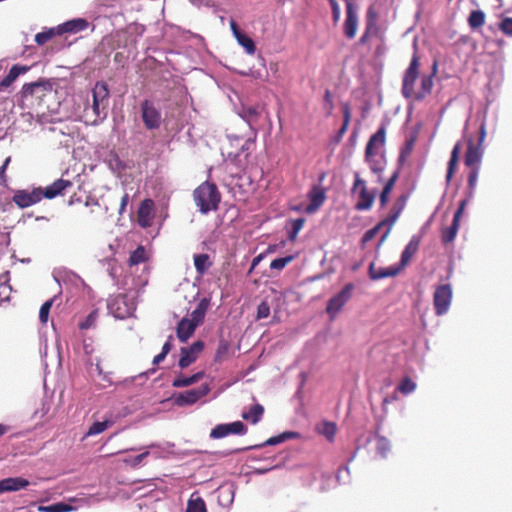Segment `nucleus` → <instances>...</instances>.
I'll list each match as a JSON object with an SVG mask.
<instances>
[{
    "instance_id": "nucleus-1",
    "label": "nucleus",
    "mask_w": 512,
    "mask_h": 512,
    "mask_svg": "<svg viewBox=\"0 0 512 512\" xmlns=\"http://www.w3.org/2000/svg\"><path fill=\"white\" fill-rule=\"evenodd\" d=\"M420 70V58L417 51L415 50L408 68L404 72L402 81V95L406 99H413L415 101L424 100L431 92L433 88V75L436 70V64H434V72L431 75H422L420 77V86L415 87V83L419 78Z\"/></svg>"
},
{
    "instance_id": "nucleus-2",
    "label": "nucleus",
    "mask_w": 512,
    "mask_h": 512,
    "mask_svg": "<svg viewBox=\"0 0 512 512\" xmlns=\"http://www.w3.org/2000/svg\"><path fill=\"white\" fill-rule=\"evenodd\" d=\"M486 138V123L483 120L479 127L478 140L475 143L472 138L468 139L467 150L464 155V164L469 169L468 188L472 194L476 188L478 176L483 158V143Z\"/></svg>"
},
{
    "instance_id": "nucleus-3",
    "label": "nucleus",
    "mask_w": 512,
    "mask_h": 512,
    "mask_svg": "<svg viewBox=\"0 0 512 512\" xmlns=\"http://www.w3.org/2000/svg\"><path fill=\"white\" fill-rule=\"evenodd\" d=\"M376 40L377 44L374 48L373 54L376 57L382 56L386 51L385 35L381 27L377 23V13L370 7L366 13L365 29L357 44L367 46L371 50L372 41Z\"/></svg>"
},
{
    "instance_id": "nucleus-4",
    "label": "nucleus",
    "mask_w": 512,
    "mask_h": 512,
    "mask_svg": "<svg viewBox=\"0 0 512 512\" xmlns=\"http://www.w3.org/2000/svg\"><path fill=\"white\" fill-rule=\"evenodd\" d=\"M193 198L199 211L207 214L218 209L221 195L214 183L206 181L194 190Z\"/></svg>"
},
{
    "instance_id": "nucleus-5",
    "label": "nucleus",
    "mask_w": 512,
    "mask_h": 512,
    "mask_svg": "<svg viewBox=\"0 0 512 512\" xmlns=\"http://www.w3.org/2000/svg\"><path fill=\"white\" fill-rule=\"evenodd\" d=\"M93 102L91 107L85 108L86 114L92 112L94 118L92 124H97L107 116L109 89L108 85L104 81L96 82L92 89Z\"/></svg>"
},
{
    "instance_id": "nucleus-6",
    "label": "nucleus",
    "mask_w": 512,
    "mask_h": 512,
    "mask_svg": "<svg viewBox=\"0 0 512 512\" xmlns=\"http://www.w3.org/2000/svg\"><path fill=\"white\" fill-rule=\"evenodd\" d=\"M52 93V85L48 80L40 79L36 82L26 83L22 87V99L30 105L43 106L46 96Z\"/></svg>"
},
{
    "instance_id": "nucleus-7",
    "label": "nucleus",
    "mask_w": 512,
    "mask_h": 512,
    "mask_svg": "<svg viewBox=\"0 0 512 512\" xmlns=\"http://www.w3.org/2000/svg\"><path fill=\"white\" fill-rule=\"evenodd\" d=\"M354 289L353 283H347L340 292L329 299L326 305V313L331 320L335 319L336 315L351 299Z\"/></svg>"
},
{
    "instance_id": "nucleus-8",
    "label": "nucleus",
    "mask_w": 512,
    "mask_h": 512,
    "mask_svg": "<svg viewBox=\"0 0 512 512\" xmlns=\"http://www.w3.org/2000/svg\"><path fill=\"white\" fill-rule=\"evenodd\" d=\"M354 183L352 186V193L359 191V201L355 205V209L358 211L368 210L372 207L375 200V191H368L366 182L360 177L358 172L354 173Z\"/></svg>"
},
{
    "instance_id": "nucleus-9",
    "label": "nucleus",
    "mask_w": 512,
    "mask_h": 512,
    "mask_svg": "<svg viewBox=\"0 0 512 512\" xmlns=\"http://www.w3.org/2000/svg\"><path fill=\"white\" fill-rule=\"evenodd\" d=\"M452 296L450 284H442L436 287L433 294V305L436 315L441 316L447 313L451 305Z\"/></svg>"
},
{
    "instance_id": "nucleus-10",
    "label": "nucleus",
    "mask_w": 512,
    "mask_h": 512,
    "mask_svg": "<svg viewBox=\"0 0 512 512\" xmlns=\"http://www.w3.org/2000/svg\"><path fill=\"white\" fill-rule=\"evenodd\" d=\"M141 117L147 130H156L161 126L162 115L159 109L150 100L141 103Z\"/></svg>"
},
{
    "instance_id": "nucleus-11",
    "label": "nucleus",
    "mask_w": 512,
    "mask_h": 512,
    "mask_svg": "<svg viewBox=\"0 0 512 512\" xmlns=\"http://www.w3.org/2000/svg\"><path fill=\"white\" fill-rule=\"evenodd\" d=\"M209 391L210 388L207 384L201 385L199 388L187 390L175 395L174 403L180 407L193 405L199 399L206 396Z\"/></svg>"
},
{
    "instance_id": "nucleus-12",
    "label": "nucleus",
    "mask_w": 512,
    "mask_h": 512,
    "mask_svg": "<svg viewBox=\"0 0 512 512\" xmlns=\"http://www.w3.org/2000/svg\"><path fill=\"white\" fill-rule=\"evenodd\" d=\"M43 199L42 188H34L32 191L18 190L13 196V202L20 208L30 207Z\"/></svg>"
},
{
    "instance_id": "nucleus-13",
    "label": "nucleus",
    "mask_w": 512,
    "mask_h": 512,
    "mask_svg": "<svg viewBox=\"0 0 512 512\" xmlns=\"http://www.w3.org/2000/svg\"><path fill=\"white\" fill-rule=\"evenodd\" d=\"M467 204V200H462L459 203L458 209L456 210L453 221L449 227H446L441 232V240L444 244H448L454 241V239L457 236L459 225H460V219L464 212L465 206Z\"/></svg>"
},
{
    "instance_id": "nucleus-14",
    "label": "nucleus",
    "mask_w": 512,
    "mask_h": 512,
    "mask_svg": "<svg viewBox=\"0 0 512 512\" xmlns=\"http://www.w3.org/2000/svg\"><path fill=\"white\" fill-rule=\"evenodd\" d=\"M359 18L354 3L346 4V18L343 24V33L347 39H353L358 29Z\"/></svg>"
},
{
    "instance_id": "nucleus-15",
    "label": "nucleus",
    "mask_w": 512,
    "mask_h": 512,
    "mask_svg": "<svg viewBox=\"0 0 512 512\" xmlns=\"http://www.w3.org/2000/svg\"><path fill=\"white\" fill-rule=\"evenodd\" d=\"M203 349L204 342L201 340L194 342L189 347H182L180 349L181 356L178 362L179 367L184 369L190 366L196 361L198 355L202 352Z\"/></svg>"
},
{
    "instance_id": "nucleus-16",
    "label": "nucleus",
    "mask_w": 512,
    "mask_h": 512,
    "mask_svg": "<svg viewBox=\"0 0 512 512\" xmlns=\"http://www.w3.org/2000/svg\"><path fill=\"white\" fill-rule=\"evenodd\" d=\"M155 216V204L150 198L144 199L137 211V222L142 228H147L152 225Z\"/></svg>"
},
{
    "instance_id": "nucleus-17",
    "label": "nucleus",
    "mask_w": 512,
    "mask_h": 512,
    "mask_svg": "<svg viewBox=\"0 0 512 512\" xmlns=\"http://www.w3.org/2000/svg\"><path fill=\"white\" fill-rule=\"evenodd\" d=\"M247 427L241 421H235L229 424L216 425L210 433L213 439H220L229 434H245Z\"/></svg>"
},
{
    "instance_id": "nucleus-18",
    "label": "nucleus",
    "mask_w": 512,
    "mask_h": 512,
    "mask_svg": "<svg viewBox=\"0 0 512 512\" xmlns=\"http://www.w3.org/2000/svg\"><path fill=\"white\" fill-rule=\"evenodd\" d=\"M307 197L309 199V204L305 208V211L308 214H313L325 202L327 198L326 189L321 185H313L311 189L308 191Z\"/></svg>"
},
{
    "instance_id": "nucleus-19",
    "label": "nucleus",
    "mask_w": 512,
    "mask_h": 512,
    "mask_svg": "<svg viewBox=\"0 0 512 512\" xmlns=\"http://www.w3.org/2000/svg\"><path fill=\"white\" fill-rule=\"evenodd\" d=\"M73 187V183L67 179H57L51 185L42 189L43 198L53 199L57 196L64 195L69 189Z\"/></svg>"
},
{
    "instance_id": "nucleus-20",
    "label": "nucleus",
    "mask_w": 512,
    "mask_h": 512,
    "mask_svg": "<svg viewBox=\"0 0 512 512\" xmlns=\"http://www.w3.org/2000/svg\"><path fill=\"white\" fill-rule=\"evenodd\" d=\"M421 238L418 235L412 236L409 243L406 245L401 254L400 263L397 265L401 267V271L410 263L414 255L418 252L420 247Z\"/></svg>"
},
{
    "instance_id": "nucleus-21",
    "label": "nucleus",
    "mask_w": 512,
    "mask_h": 512,
    "mask_svg": "<svg viewBox=\"0 0 512 512\" xmlns=\"http://www.w3.org/2000/svg\"><path fill=\"white\" fill-rule=\"evenodd\" d=\"M401 272V267L390 266L387 268H377L374 262H371L368 268V275L371 280L376 281L383 278L395 277Z\"/></svg>"
},
{
    "instance_id": "nucleus-22",
    "label": "nucleus",
    "mask_w": 512,
    "mask_h": 512,
    "mask_svg": "<svg viewBox=\"0 0 512 512\" xmlns=\"http://www.w3.org/2000/svg\"><path fill=\"white\" fill-rule=\"evenodd\" d=\"M88 25L87 20L82 18L69 20L57 26V35H62L64 33H77L85 30Z\"/></svg>"
},
{
    "instance_id": "nucleus-23",
    "label": "nucleus",
    "mask_w": 512,
    "mask_h": 512,
    "mask_svg": "<svg viewBox=\"0 0 512 512\" xmlns=\"http://www.w3.org/2000/svg\"><path fill=\"white\" fill-rule=\"evenodd\" d=\"M29 485V481L21 477H9L0 480V494L4 492L18 491Z\"/></svg>"
},
{
    "instance_id": "nucleus-24",
    "label": "nucleus",
    "mask_w": 512,
    "mask_h": 512,
    "mask_svg": "<svg viewBox=\"0 0 512 512\" xmlns=\"http://www.w3.org/2000/svg\"><path fill=\"white\" fill-rule=\"evenodd\" d=\"M405 201H406L405 196L399 197L398 202L392 208L390 215L386 219L383 220V221H386V225H388L389 227H388L387 231L384 233V235L381 237L379 244H382L385 241L386 237L388 236V234L391 230V227L394 225V223L398 219L400 213L402 212L403 207L405 205Z\"/></svg>"
},
{
    "instance_id": "nucleus-25",
    "label": "nucleus",
    "mask_w": 512,
    "mask_h": 512,
    "mask_svg": "<svg viewBox=\"0 0 512 512\" xmlns=\"http://www.w3.org/2000/svg\"><path fill=\"white\" fill-rule=\"evenodd\" d=\"M386 141V127L385 125H381V127L374 133L368 140L365 151L367 156L369 157L371 151H375V149L384 146Z\"/></svg>"
},
{
    "instance_id": "nucleus-26",
    "label": "nucleus",
    "mask_w": 512,
    "mask_h": 512,
    "mask_svg": "<svg viewBox=\"0 0 512 512\" xmlns=\"http://www.w3.org/2000/svg\"><path fill=\"white\" fill-rule=\"evenodd\" d=\"M28 70V66L13 65L8 74L0 81V91L9 87L21 74H25Z\"/></svg>"
},
{
    "instance_id": "nucleus-27",
    "label": "nucleus",
    "mask_w": 512,
    "mask_h": 512,
    "mask_svg": "<svg viewBox=\"0 0 512 512\" xmlns=\"http://www.w3.org/2000/svg\"><path fill=\"white\" fill-rule=\"evenodd\" d=\"M197 326L188 318H183L177 325L176 334L181 342H186L195 332Z\"/></svg>"
},
{
    "instance_id": "nucleus-28",
    "label": "nucleus",
    "mask_w": 512,
    "mask_h": 512,
    "mask_svg": "<svg viewBox=\"0 0 512 512\" xmlns=\"http://www.w3.org/2000/svg\"><path fill=\"white\" fill-rule=\"evenodd\" d=\"M365 159L373 173L381 174L384 171L386 160L383 155H378L375 151H371L369 157L365 153Z\"/></svg>"
},
{
    "instance_id": "nucleus-29",
    "label": "nucleus",
    "mask_w": 512,
    "mask_h": 512,
    "mask_svg": "<svg viewBox=\"0 0 512 512\" xmlns=\"http://www.w3.org/2000/svg\"><path fill=\"white\" fill-rule=\"evenodd\" d=\"M461 151L460 143H456L451 151V156L448 162L447 173H446V182L450 183L457 168L459 162V156Z\"/></svg>"
},
{
    "instance_id": "nucleus-30",
    "label": "nucleus",
    "mask_w": 512,
    "mask_h": 512,
    "mask_svg": "<svg viewBox=\"0 0 512 512\" xmlns=\"http://www.w3.org/2000/svg\"><path fill=\"white\" fill-rule=\"evenodd\" d=\"M197 273L203 276L213 265L210 256L206 253L195 254L193 257Z\"/></svg>"
},
{
    "instance_id": "nucleus-31",
    "label": "nucleus",
    "mask_w": 512,
    "mask_h": 512,
    "mask_svg": "<svg viewBox=\"0 0 512 512\" xmlns=\"http://www.w3.org/2000/svg\"><path fill=\"white\" fill-rule=\"evenodd\" d=\"M203 376V372L195 373L189 377L179 375L173 380L172 386L175 388L188 387L192 384L197 383L199 380L203 378Z\"/></svg>"
},
{
    "instance_id": "nucleus-32",
    "label": "nucleus",
    "mask_w": 512,
    "mask_h": 512,
    "mask_svg": "<svg viewBox=\"0 0 512 512\" xmlns=\"http://www.w3.org/2000/svg\"><path fill=\"white\" fill-rule=\"evenodd\" d=\"M263 413V406L261 404H255L249 409L248 412H244L242 414V417L243 419L251 421L253 424H256L260 421Z\"/></svg>"
},
{
    "instance_id": "nucleus-33",
    "label": "nucleus",
    "mask_w": 512,
    "mask_h": 512,
    "mask_svg": "<svg viewBox=\"0 0 512 512\" xmlns=\"http://www.w3.org/2000/svg\"><path fill=\"white\" fill-rule=\"evenodd\" d=\"M298 436H299V434L297 432H291V431L283 432L277 436H273V437L269 438L268 440H266L263 443L262 446L277 445L286 440L297 438Z\"/></svg>"
},
{
    "instance_id": "nucleus-34",
    "label": "nucleus",
    "mask_w": 512,
    "mask_h": 512,
    "mask_svg": "<svg viewBox=\"0 0 512 512\" xmlns=\"http://www.w3.org/2000/svg\"><path fill=\"white\" fill-rule=\"evenodd\" d=\"M113 421L111 419H105L101 422H94L88 429L86 436L98 435L104 432L107 428L113 425Z\"/></svg>"
},
{
    "instance_id": "nucleus-35",
    "label": "nucleus",
    "mask_w": 512,
    "mask_h": 512,
    "mask_svg": "<svg viewBox=\"0 0 512 512\" xmlns=\"http://www.w3.org/2000/svg\"><path fill=\"white\" fill-rule=\"evenodd\" d=\"M74 510V507L66 504L64 502L54 503L49 506H39V512H71Z\"/></svg>"
},
{
    "instance_id": "nucleus-36",
    "label": "nucleus",
    "mask_w": 512,
    "mask_h": 512,
    "mask_svg": "<svg viewBox=\"0 0 512 512\" xmlns=\"http://www.w3.org/2000/svg\"><path fill=\"white\" fill-rule=\"evenodd\" d=\"M148 259L144 246H138L129 257V264L131 266L138 265L146 262Z\"/></svg>"
},
{
    "instance_id": "nucleus-37",
    "label": "nucleus",
    "mask_w": 512,
    "mask_h": 512,
    "mask_svg": "<svg viewBox=\"0 0 512 512\" xmlns=\"http://www.w3.org/2000/svg\"><path fill=\"white\" fill-rule=\"evenodd\" d=\"M485 23V14L481 10H473L471 11L468 24L472 29L480 28Z\"/></svg>"
},
{
    "instance_id": "nucleus-38",
    "label": "nucleus",
    "mask_w": 512,
    "mask_h": 512,
    "mask_svg": "<svg viewBox=\"0 0 512 512\" xmlns=\"http://www.w3.org/2000/svg\"><path fill=\"white\" fill-rule=\"evenodd\" d=\"M236 40H237L238 44L245 49L247 54H249V55H254L255 54V52H256L255 43L245 33H242L241 35H238Z\"/></svg>"
},
{
    "instance_id": "nucleus-39",
    "label": "nucleus",
    "mask_w": 512,
    "mask_h": 512,
    "mask_svg": "<svg viewBox=\"0 0 512 512\" xmlns=\"http://www.w3.org/2000/svg\"><path fill=\"white\" fill-rule=\"evenodd\" d=\"M391 450V444H390V441L382 436V435H377L376 437V451L377 453L385 458L388 454V452Z\"/></svg>"
},
{
    "instance_id": "nucleus-40",
    "label": "nucleus",
    "mask_w": 512,
    "mask_h": 512,
    "mask_svg": "<svg viewBox=\"0 0 512 512\" xmlns=\"http://www.w3.org/2000/svg\"><path fill=\"white\" fill-rule=\"evenodd\" d=\"M186 512H207L204 500L201 497L190 498L187 503Z\"/></svg>"
},
{
    "instance_id": "nucleus-41",
    "label": "nucleus",
    "mask_w": 512,
    "mask_h": 512,
    "mask_svg": "<svg viewBox=\"0 0 512 512\" xmlns=\"http://www.w3.org/2000/svg\"><path fill=\"white\" fill-rule=\"evenodd\" d=\"M55 35H57V27L56 28H51V29H49L47 31H43V32L37 33L35 35V42L38 45H44L49 40H51Z\"/></svg>"
},
{
    "instance_id": "nucleus-42",
    "label": "nucleus",
    "mask_w": 512,
    "mask_h": 512,
    "mask_svg": "<svg viewBox=\"0 0 512 512\" xmlns=\"http://www.w3.org/2000/svg\"><path fill=\"white\" fill-rule=\"evenodd\" d=\"M416 389V383L409 377H404L397 387V391L402 394H410Z\"/></svg>"
},
{
    "instance_id": "nucleus-43",
    "label": "nucleus",
    "mask_w": 512,
    "mask_h": 512,
    "mask_svg": "<svg viewBox=\"0 0 512 512\" xmlns=\"http://www.w3.org/2000/svg\"><path fill=\"white\" fill-rule=\"evenodd\" d=\"M294 260V256L288 255L285 257L274 259L270 263V268L272 270L281 271L283 270L288 264H290Z\"/></svg>"
},
{
    "instance_id": "nucleus-44",
    "label": "nucleus",
    "mask_w": 512,
    "mask_h": 512,
    "mask_svg": "<svg viewBox=\"0 0 512 512\" xmlns=\"http://www.w3.org/2000/svg\"><path fill=\"white\" fill-rule=\"evenodd\" d=\"M386 225V221H380L377 225H375L373 228L367 230L363 237H362V243L366 244L369 241H371L380 231V229Z\"/></svg>"
},
{
    "instance_id": "nucleus-45",
    "label": "nucleus",
    "mask_w": 512,
    "mask_h": 512,
    "mask_svg": "<svg viewBox=\"0 0 512 512\" xmlns=\"http://www.w3.org/2000/svg\"><path fill=\"white\" fill-rule=\"evenodd\" d=\"M54 299L47 300L42 304L39 311V320L42 324H46L48 321L49 313L53 305Z\"/></svg>"
},
{
    "instance_id": "nucleus-46",
    "label": "nucleus",
    "mask_w": 512,
    "mask_h": 512,
    "mask_svg": "<svg viewBox=\"0 0 512 512\" xmlns=\"http://www.w3.org/2000/svg\"><path fill=\"white\" fill-rule=\"evenodd\" d=\"M98 319V311L93 310L89 313V315L86 317V319L79 323V329L81 330H87L91 327H93Z\"/></svg>"
},
{
    "instance_id": "nucleus-47",
    "label": "nucleus",
    "mask_w": 512,
    "mask_h": 512,
    "mask_svg": "<svg viewBox=\"0 0 512 512\" xmlns=\"http://www.w3.org/2000/svg\"><path fill=\"white\" fill-rule=\"evenodd\" d=\"M148 455H149V451H145L135 457H129V458L124 459V463L135 468V467L139 466L143 462V460L148 457Z\"/></svg>"
},
{
    "instance_id": "nucleus-48",
    "label": "nucleus",
    "mask_w": 512,
    "mask_h": 512,
    "mask_svg": "<svg viewBox=\"0 0 512 512\" xmlns=\"http://www.w3.org/2000/svg\"><path fill=\"white\" fill-rule=\"evenodd\" d=\"M499 29L509 37H512V17H505L499 24Z\"/></svg>"
},
{
    "instance_id": "nucleus-49",
    "label": "nucleus",
    "mask_w": 512,
    "mask_h": 512,
    "mask_svg": "<svg viewBox=\"0 0 512 512\" xmlns=\"http://www.w3.org/2000/svg\"><path fill=\"white\" fill-rule=\"evenodd\" d=\"M400 175V168H397L383 187V191L391 193Z\"/></svg>"
},
{
    "instance_id": "nucleus-50",
    "label": "nucleus",
    "mask_w": 512,
    "mask_h": 512,
    "mask_svg": "<svg viewBox=\"0 0 512 512\" xmlns=\"http://www.w3.org/2000/svg\"><path fill=\"white\" fill-rule=\"evenodd\" d=\"M270 315V306L267 301H262L257 308V319H264Z\"/></svg>"
},
{
    "instance_id": "nucleus-51",
    "label": "nucleus",
    "mask_w": 512,
    "mask_h": 512,
    "mask_svg": "<svg viewBox=\"0 0 512 512\" xmlns=\"http://www.w3.org/2000/svg\"><path fill=\"white\" fill-rule=\"evenodd\" d=\"M328 2L331 6L333 22L334 24H337L341 16L340 6L336 0H328Z\"/></svg>"
},
{
    "instance_id": "nucleus-52",
    "label": "nucleus",
    "mask_w": 512,
    "mask_h": 512,
    "mask_svg": "<svg viewBox=\"0 0 512 512\" xmlns=\"http://www.w3.org/2000/svg\"><path fill=\"white\" fill-rule=\"evenodd\" d=\"M323 430L321 431L328 439H332L336 433V425L334 423L326 422L323 425Z\"/></svg>"
},
{
    "instance_id": "nucleus-53",
    "label": "nucleus",
    "mask_w": 512,
    "mask_h": 512,
    "mask_svg": "<svg viewBox=\"0 0 512 512\" xmlns=\"http://www.w3.org/2000/svg\"><path fill=\"white\" fill-rule=\"evenodd\" d=\"M228 352V343L226 341H221L218 345L216 354H215V360L219 361L221 360Z\"/></svg>"
},
{
    "instance_id": "nucleus-54",
    "label": "nucleus",
    "mask_w": 512,
    "mask_h": 512,
    "mask_svg": "<svg viewBox=\"0 0 512 512\" xmlns=\"http://www.w3.org/2000/svg\"><path fill=\"white\" fill-rule=\"evenodd\" d=\"M10 162H11V156H8L4 160L3 164L0 166V183H2V184H5L7 181L6 170H7L8 165L10 164Z\"/></svg>"
},
{
    "instance_id": "nucleus-55",
    "label": "nucleus",
    "mask_w": 512,
    "mask_h": 512,
    "mask_svg": "<svg viewBox=\"0 0 512 512\" xmlns=\"http://www.w3.org/2000/svg\"><path fill=\"white\" fill-rule=\"evenodd\" d=\"M204 317L205 316L203 314H200L197 310L194 309L188 320L198 327L204 321Z\"/></svg>"
},
{
    "instance_id": "nucleus-56",
    "label": "nucleus",
    "mask_w": 512,
    "mask_h": 512,
    "mask_svg": "<svg viewBox=\"0 0 512 512\" xmlns=\"http://www.w3.org/2000/svg\"><path fill=\"white\" fill-rule=\"evenodd\" d=\"M324 102H325V108H326L328 114H330L332 112V110L334 109V105H333L332 94L328 89L324 93Z\"/></svg>"
},
{
    "instance_id": "nucleus-57",
    "label": "nucleus",
    "mask_w": 512,
    "mask_h": 512,
    "mask_svg": "<svg viewBox=\"0 0 512 512\" xmlns=\"http://www.w3.org/2000/svg\"><path fill=\"white\" fill-rule=\"evenodd\" d=\"M208 307H209V300L207 298H203L199 301L195 310H197L200 314H203L205 316V314L208 310Z\"/></svg>"
},
{
    "instance_id": "nucleus-58",
    "label": "nucleus",
    "mask_w": 512,
    "mask_h": 512,
    "mask_svg": "<svg viewBox=\"0 0 512 512\" xmlns=\"http://www.w3.org/2000/svg\"><path fill=\"white\" fill-rule=\"evenodd\" d=\"M343 123L349 125L351 120V110L348 104L343 105Z\"/></svg>"
},
{
    "instance_id": "nucleus-59",
    "label": "nucleus",
    "mask_w": 512,
    "mask_h": 512,
    "mask_svg": "<svg viewBox=\"0 0 512 512\" xmlns=\"http://www.w3.org/2000/svg\"><path fill=\"white\" fill-rule=\"evenodd\" d=\"M245 113L248 116V121L255 119L259 114L257 107H249L245 110Z\"/></svg>"
},
{
    "instance_id": "nucleus-60",
    "label": "nucleus",
    "mask_w": 512,
    "mask_h": 512,
    "mask_svg": "<svg viewBox=\"0 0 512 512\" xmlns=\"http://www.w3.org/2000/svg\"><path fill=\"white\" fill-rule=\"evenodd\" d=\"M304 223H305L304 218H298V219H294L291 221L292 228L296 231H300L303 228Z\"/></svg>"
},
{
    "instance_id": "nucleus-61",
    "label": "nucleus",
    "mask_w": 512,
    "mask_h": 512,
    "mask_svg": "<svg viewBox=\"0 0 512 512\" xmlns=\"http://www.w3.org/2000/svg\"><path fill=\"white\" fill-rule=\"evenodd\" d=\"M128 202H129V195L128 193H125L122 198H121V202H120V207H119V214H123L127 205H128Z\"/></svg>"
},
{
    "instance_id": "nucleus-62",
    "label": "nucleus",
    "mask_w": 512,
    "mask_h": 512,
    "mask_svg": "<svg viewBox=\"0 0 512 512\" xmlns=\"http://www.w3.org/2000/svg\"><path fill=\"white\" fill-rule=\"evenodd\" d=\"M172 340H173V336H169L168 337V340L164 343L163 347H162V351L161 353H163L165 356H167V354L171 351L172 349Z\"/></svg>"
},
{
    "instance_id": "nucleus-63",
    "label": "nucleus",
    "mask_w": 512,
    "mask_h": 512,
    "mask_svg": "<svg viewBox=\"0 0 512 512\" xmlns=\"http://www.w3.org/2000/svg\"><path fill=\"white\" fill-rule=\"evenodd\" d=\"M230 29L235 38H237L238 35H241L243 33L238 27V24L233 19L230 20Z\"/></svg>"
},
{
    "instance_id": "nucleus-64",
    "label": "nucleus",
    "mask_w": 512,
    "mask_h": 512,
    "mask_svg": "<svg viewBox=\"0 0 512 512\" xmlns=\"http://www.w3.org/2000/svg\"><path fill=\"white\" fill-rule=\"evenodd\" d=\"M389 195H390V193L382 190L380 197H379L380 205L382 207H384L387 204Z\"/></svg>"
}]
</instances>
